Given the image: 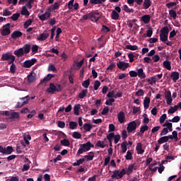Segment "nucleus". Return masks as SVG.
<instances>
[{
    "instance_id": "f257e3e1",
    "label": "nucleus",
    "mask_w": 181,
    "mask_h": 181,
    "mask_svg": "<svg viewBox=\"0 0 181 181\" xmlns=\"http://www.w3.org/2000/svg\"><path fill=\"white\" fill-rule=\"evenodd\" d=\"M91 148H94V144H91L90 141H88L86 144H79V148L76 153L77 156H80L84 152H88Z\"/></svg>"
},
{
    "instance_id": "f03ea898",
    "label": "nucleus",
    "mask_w": 181,
    "mask_h": 181,
    "mask_svg": "<svg viewBox=\"0 0 181 181\" xmlns=\"http://www.w3.org/2000/svg\"><path fill=\"white\" fill-rule=\"evenodd\" d=\"M62 91V85L54 83H49V87L47 89V93L51 94H56V93H60Z\"/></svg>"
},
{
    "instance_id": "7ed1b4c3",
    "label": "nucleus",
    "mask_w": 181,
    "mask_h": 181,
    "mask_svg": "<svg viewBox=\"0 0 181 181\" xmlns=\"http://www.w3.org/2000/svg\"><path fill=\"white\" fill-rule=\"evenodd\" d=\"M103 16V14H101V12H98L97 11H93L89 13V18L90 19L91 22H95L97 23L100 19H101V17Z\"/></svg>"
},
{
    "instance_id": "20e7f679",
    "label": "nucleus",
    "mask_w": 181,
    "mask_h": 181,
    "mask_svg": "<svg viewBox=\"0 0 181 181\" xmlns=\"http://www.w3.org/2000/svg\"><path fill=\"white\" fill-rule=\"evenodd\" d=\"M15 57L9 52H6L1 55V60L3 62H8V64H12L15 62Z\"/></svg>"
},
{
    "instance_id": "39448f33",
    "label": "nucleus",
    "mask_w": 181,
    "mask_h": 181,
    "mask_svg": "<svg viewBox=\"0 0 181 181\" xmlns=\"http://www.w3.org/2000/svg\"><path fill=\"white\" fill-rule=\"evenodd\" d=\"M119 13H121V7L116 6L115 10L112 11L111 18L113 21H118L119 19Z\"/></svg>"
},
{
    "instance_id": "423d86ee",
    "label": "nucleus",
    "mask_w": 181,
    "mask_h": 181,
    "mask_svg": "<svg viewBox=\"0 0 181 181\" xmlns=\"http://www.w3.org/2000/svg\"><path fill=\"white\" fill-rule=\"evenodd\" d=\"M124 175H127V170H125V168H123L120 172L119 170H116L113 171V175H112L111 177L112 179H115V177L118 176L119 179H122Z\"/></svg>"
},
{
    "instance_id": "0eeeda50",
    "label": "nucleus",
    "mask_w": 181,
    "mask_h": 181,
    "mask_svg": "<svg viewBox=\"0 0 181 181\" xmlns=\"http://www.w3.org/2000/svg\"><path fill=\"white\" fill-rule=\"evenodd\" d=\"M21 102H18L17 105H16V108H21V107H23L25 104L29 103V100H30V96L27 95L23 98H20Z\"/></svg>"
},
{
    "instance_id": "6e6552de",
    "label": "nucleus",
    "mask_w": 181,
    "mask_h": 181,
    "mask_svg": "<svg viewBox=\"0 0 181 181\" xmlns=\"http://www.w3.org/2000/svg\"><path fill=\"white\" fill-rule=\"evenodd\" d=\"M1 36H8V35H11V23H7L3 25L1 31Z\"/></svg>"
},
{
    "instance_id": "1a4fd4ad",
    "label": "nucleus",
    "mask_w": 181,
    "mask_h": 181,
    "mask_svg": "<svg viewBox=\"0 0 181 181\" xmlns=\"http://www.w3.org/2000/svg\"><path fill=\"white\" fill-rule=\"evenodd\" d=\"M118 69L122 70V71H125L129 67V63L125 62L124 61H119L117 64Z\"/></svg>"
},
{
    "instance_id": "9d476101",
    "label": "nucleus",
    "mask_w": 181,
    "mask_h": 181,
    "mask_svg": "<svg viewBox=\"0 0 181 181\" xmlns=\"http://www.w3.org/2000/svg\"><path fill=\"white\" fill-rule=\"evenodd\" d=\"M37 60L35 58H33L32 59L26 60L23 63L24 67L26 69H30L33 64H35Z\"/></svg>"
},
{
    "instance_id": "9b49d317",
    "label": "nucleus",
    "mask_w": 181,
    "mask_h": 181,
    "mask_svg": "<svg viewBox=\"0 0 181 181\" xmlns=\"http://www.w3.org/2000/svg\"><path fill=\"white\" fill-rule=\"evenodd\" d=\"M136 129V122L132 121L130 122L127 126V130L129 134L134 132Z\"/></svg>"
},
{
    "instance_id": "f8f14e48",
    "label": "nucleus",
    "mask_w": 181,
    "mask_h": 181,
    "mask_svg": "<svg viewBox=\"0 0 181 181\" xmlns=\"http://www.w3.org/2000/svg\"><path fill=\"white\" fill-rule=\"evenodd\" d=\"M165 98L166 100L167 104L168 105H171L173 99H172V93H170V90H168L167 92H165Z\"/></svg>"
},
{
    "instance_id": "ddd939ff",
    "label": "nucleus",
    "mask_w": 181,
    "mask_h": 181,
    "mask_svg": "<svg viewBox=\"0 0 181 181\" xmlns=\"http://www.w3.org/2000/svg\"><path fill=\"white\" fill-rule=\"evenodd\" d=\"M50 11H45L44 14H38V18L40 21L43 22L44 21H46V19H49V18H50Z\"/></svg>"
},
{
    "instance_id": "4468645a",
    "label": "nucleus",
    "mask_w": 181,
    "mask_h": 181,
    "mask_svg": "<svg viewBox=\"0 0 181 181\" xmlns=\"http://www.w3.org/2000/svg\"><path fill=\"white\" fill-rule=\"evenodd\" d=\"M50 36V34L43 33L42 34H40L39 36L37 38V40H39L40 42H43L46 40Z\"/></svg>"
},
{
    "instance_id": "2eb2a0df",
    "label": "nucleus",
    "mask_w": 181,
    "mask_h": 181,
    "mask_svg": "<svg viewBox=\"0 0 181 181\" xmlns=\"http://www.w3.org/2000/svg\"><path fill=\"white\" fill-rule=\"evenodd\" d=\"M117 119L120 124H124L125 121V113L124 112H119L117 115Z\"/></svg>"
},
{
    "instance_id": "dca6fc26",
    "label": "nucleus",
    "mask_w": 181,
    "mask_h": 181,
    "mask_svg": "<svg viewBox=\"0 0 181 181\" xmlns=\"http://www.w3.org/2000/svg\"><path fill=\"white\" fill-rule=\"evenodd\" d=\"M136 151L138 155H142L145 152V150L142 148V143H137L136 146Z\"/></svg>"
},
{
    "instance_id": "f3484780",
    "label": "nucleus",
    "mask_w": 181,
    "mask_h": 181,
    "mask_svg": "<svg viewBox=\"0 0 181 181\" xmlns=\"http://www.w3.org/2000/svg\"><path fill=\"white\" fill-rule=\"evenodd\" d=\"M27 77H28V83H34V81H35L36 80V74H35V72H32Z\"/></svg>"
},
{
    "instance_id": "a211bd4d",
    "label": "nucleus",
    "mask_w": 181,
    "mask_h": 181,
    "mask_svg": "<svg viewBox=\"0 0 181 181\" xmlns=\"http://www.w3.org/2000/svg\"><path fill=\"white\" fill-rule=\"evenodd\" d=\"M137 76L141 80L146 78V75L145 74V72H144V69L142 68L137 70Z\"/></svg>"
},
{
    "instance_id": "6ab92c4d",
    "label": "nucleus",
    "mask_w": 181,
    "mask_h": 181,
    "mask_svg": "<svg viewBox=\"0 0 181 181\" xmlns=\"http://www.w3.org/2000/svg\"><path fill=\"white\" fill-rule=\"evenodd\" d=\"M23 33L19 30H16L11 34L12 39H18V37H21Z\"/></svg>"
},
{
    "instance_id": "aec40b11",
    "label": "nucleus",
    "mask_w": 181,
    "mask_h": 181,
    "mask_svg": "<svg viewBox=\"0 0 181 181\" xmlns=\"http://www.w3.org/2000/svg\"><path fill=\"white\" fill-rule=\"evenodd\" d=\"M151 104V98L146 97L144 100V107L145 110H148L149 108V105Z\"/></svg>"
},
{
    "instance_id": "412c9836",
    "label": "nucleus",
    "mask_w": 181,
    "mask_h": 181,
    "mask_svg": "<svg viewBox=\"0 0 181 181\" xmlns=\"http://www.w3.org/2000/svg\"><path fill=\"white\" fill-rule=\"evenodd\" d=\"M170 78H172L174 83H176V81H177V79L179 78V72L177 71L172 72Z\"/></svg>"
},
{
    "instance_id": "4be33fe9",
    "label": "nucleus",
    "mask_w": 181,
    "mask_h": 181,
    "mask_svg": "<svg viewBox=\"0 0 181 181\" xmlns=\"http://www.w3.org/2000/svg\"><path fill=\"white\" fill-rule=\"evenodd\" d=\"M15 56H17V57H22L25 54L23 52V48H20L18 49H16L14 51Z\"/></svg>"
},
{
    "instance_id": "5701e85b",
    "label": "nucleus",
    "mask_w": 181,
    "mask_h": 181,
    "mask_svg": "<svg viewBox=\"0 0 181 181\" xmlns=\"http://www.w3.org/2000/svg\"><path fill=\"white\" fill-rule=\"evenodd\" d=\"M81 108V105L76 104L74 107V114L75 115H80V110Z\"/></svg>"
},
{
    "instance_id": "b1692460",
    "label": "nucleus",
    "mask_w": 181,
    "mask_h": 181,
    "mask_svg": "<svg viewBox=\"0 0 181 181\" xmlns=\"http://www.w3.org/2000/svg\"><path fill=\"white\" fill-rule=\"evenodd\" d=\"M54 77V75L52 74H48L47 76H45V78L41 81V83H47V81H50L52 78Z\"/></svg>"
},
{
    "instance_id": "393cba45",
    "label": "nucleus",
    "mask_w": 181,
    "mask_h": 181,
    "mask_svg": "<svg viewBox=\"0 0 181 181\" xmlns=\"http://www.w3.org/2000/svg\"><path fill=\"white\" fill-rule=\"evenodd\" d=\"M13 152V148L11 146H8L6 148H4V155H11Z\"/></svg>"
},
{
    "instance_id": "a878e982",
    "label": "nucleus",
    "mask_w": 181,
    "mask_h": 181,
    "mask_svg": "<svg viewBox=\"0 0 181 181\" xmlns=\"http://www.w3.org/2000/svg\"><path fill=\"white\" fill-rule=\"evenodd\" d=\"M122 10L127 12V13H134V12H135V10L129 8L127 4L123 5Z\"/></svg>"
},
{
    "instance_id": "bb28decb",
    "label": "nucleus",
    "mask_w": 181,
    "mask_h": 181,
    "mask_svg": "<svg viewBox=\"0 0 181 181\" xmlns=\"http://www.w3.org/2000/svg\"><path fill=\"white\" fill-rule=\"evenodd\" d=\"M151 4L152 2L151 1V0H144L143 3V9H149Z\"/></svg>"
},
{
    "instance_id": "cd10ccee",
    "label": "nucleus",
    "mask_w": 181,
    "mask_h": 181,
    "mask_svg": "<svg viewBox=\"0 0 181 181\" xmlns=\"http://www.w3.org/2000/svg\"><path fill=\"white\" fill-rule=\"evenodd\" d=\"M141 21L144 23L148 24L151 22V16L150 15H144L141 17Z\"/></svg>"
},
{
    "instance_id": "c85d7f7f",
    "label": "nucleus",
    "mask_w": 181,
    "mask_h": 181,
    "mask_svg": "<svg viewBox=\"0 0 181 181\" xmlns=\"http://www.w3.org/2000/svg\"><path fill=\"white\" fill-rule=\"evenodd\" d=\"M9 119H19V113L18 112H13L10 114Z\"/></svg>"
},
{
    "instance_id": "c756f323",
    "label": "nucleus",
    "mask_w": 181,
    "mask_h": 181,
    "mask_svg": "<svg viewBox=\"0 0 181 181\" xmlns=\"http://www.w3.org/2000/svg\"><path fill=\"white\" fill-rule=\"evenodd\" d=\"M86 162V158H82L76 160V162L73 163V166H80V165H83Z\"/></svg>"
},
{
    "instance_id": "7c9ffc66",
    "label": "nucleus",
    "mask_w": 181,
    "mask_h": 181,
    "mask_svg": "<svg viewBox=\"0 0 181 181\" xmlns=\"http://www.w3.org/2000/svg\"><path fill=\"white\" fill-rule=\"evenodd\" d=\"M21 15H23L24 16H29L30 15V13H29V11L26 8V6H23L22 10L21 11Z\"/></svg>"
},
{
    "instance_id": "2f4dec72",
    "label": "nucleus",
    "mask_w": 181,
    "mask_h": 181,
    "mask_svg": "<svg viewBox=\"0 0 181 181\" xmlns=\"http://www.w3.org/2000/svg\"><path fill=\"white\" fill-rule=\"evenodd\" d=\"M160 35H169V28L168 26H165L163 27V28L160 29Z\"/></svg>"
},
{
    "instance_id": "473e14b6",
    "label": "nucleus",
    "mask_w": 181,
    "mask_h": 181,
    "mask_svg": "<svg viewBox=\"0 0 181 181\" xmlns=\"http://www.w3.org/2000/svg\"><path fill=\"white\" fill-rule=\"evenodd\" d=\"M127 145H128V142H127V141H124L121 144V148H122V153H125V152H127Z\"/></svg>"
},
{
    "instance_id": "72a5a7b5",
    "label": "nucleus",
    "mask_w": 181,
    "mask_h": 181,
    "mask_svg": "<svg viewBox=\"0 0 181 181\" xmlns=\"http://www.w3.org/2000/svg\"><path fill=\"white\" fill-rule=\"evenodd\" d=\"M87 93H88L87 89L82 90L81 92L78 94V98L83 100V98L87 95Z\"/></svg>"
},
{
    "instance_id": "f704fd0d",
    "label": "nucleus",
    "mask_w": 181,
    "mask_h": 181,
    "mask_svg": "<svg viewBox=\"0 0 181 181\" xmlns=\"http://www.w3.org/2000/svg\"><path fill=\"white\" fill-rule=\"evenodd\" d=\"M163 67L167 70H172V66L170 65V62L165 60L163 62Z\"/></svg>"
},
{
    "instance_id": "c9c22d12",
    "label": "nucleus",
    "mask_w": 181,
    "mask_h": 181,
    "mask_svg": "<svg viewBox=\"0 0 181 181\" xmlns=\"http://www.w3.org/2000/svg\"><path fill=\"white\" fill-rule=\"evenodd\" d=\"M23 139L26 145H30V142H29V141L32 139V136H30V134H25L23 136Z\"/></svg>"
},
{
    "instance_id": "e433bc0d",
    "label": "nucleus",
    "mask_w": 181,
    "mask_h": 181,
    "mask_svg": "<svg viewBox=\"0 0 181 181\" xmlns=\"http://www.w3.org/2000/svg\"><path fill=\"white\" fill-rule=\"evenodd\" d=\"M23 50L25 53V54H28L30 52V44H25L23 47Z\"/></svg>"
},
{
    "instance_id": "4c0bfd02",
    "label": "nucleus",
    "mask_w": 181,
    "mask_h": 181,
    "mask_svg": "<svg viewBox=\"0 0 181 181\" xmlns=\"http://www.w3.org/2000/svg\"><path fill=\"white\" fill-rule=\"evenodd\" d=\"M168 137L166 136H164L158 140V145H162V144H165V142H168Z\"/></svg>"
},
{
    "instance_id": "58836bf2",
    "label": "nucleus",
    "mask_w": 181,
    "mask_h": 181,
    "mask_svg": "<svg viewBox=\"0 0 181 181\" xmlns=\"http://www.w3.org/2000/svg\"><path fill=\"white\" fill-rule=\"evenodd\" d=\"M149 129V127L148 125L145 124L144 126H141L140 128V132L138 133V135H141V134H144L145 131H148Z\"/></svg>"
},
{
    "instance_id": "ea45409f",
    "label": "nucleus",
    "mask_w": 181,
    "mask_h": 181,
    "mask_svg": "<svg viewBox=\"0 0 181 181\" xmlns=\"http://www.w3.org/2000/svg\"><path fill=\"white\" fill-rule=\"evenodd\" d=\"M83 128H84L85 131L88 132L91 131V128H93V124H91L90 123H85L83 124Z\"/></svg>"
},
{
    "instance_id": "a19ab883",
    "label": "nucleus",
    "mask_w": 181,
    "mask_h": 181,
    "mask_svg": "<svg viewBox=\"0 0 181 181\" xmlns=\"http://www.w3.org/2000/svg\"><path fill=\"white\" fill-rule=\"evenodd\" d=\"M90 155H86L84 156L85 159H86L87 161L88 160H93L94 159V152L90 151Z\"/></svg>"
},
{
    "instance_id": "79ce46f5",
    "label": "nucleus",
    "mask_w": 181,
    "mask_h": 181,
    "mask_svg": "<svg viewBox=\"0 0 181 181\" xmlns=\"http://www.w3.org/2000/svg\"><path fill=\"white\" fill-rule=\"evenodd\" d=\"M177 110H179V106L175 105L174 107H171L168 110V114H174V112H176Z\"/></svg>"
},
{
    "instance_id": "37998d69",
    "label": "nucleus",
    "mask_w": 181,
    "mask_h": 181,
    "mask_svg": "<svg viewBox=\"0 0 181 181\" xmlns=\"http://www.w3.org/2000/svg\"><path fill=\"white\" fill-rule=\"evenodd\" d=\"M95 146H98V148H105L106 146H108V144H105L104 141H98L96 143Z\"/></svg>"
},
{
    "instance_id": "c03bdc74",
    "label": "nucleus",
    "mask_w": 181,
    "mask_h": 181,
    "mask_svg": "<svg viewBox=\"0 0 181 181\" xmlns=\"http://www.w3.org/2000/svg\"><path fill=\"white\" fill-rule=\"evenodd\" d=\"M60 143L63 146H70V141L66 139L61 140Z\"/></svg>"
},
{
    "instance_id": "a18cd8bd",
    "label": "nucleus",
    "mask_w": 181,
    "mask_h": 181,
    "mask_svg": "<svg viewBox=\"0 0 181 181\" xmlns=\"http://www.w3.org/2000/svg\"><path fill=\"white\" fill-rule=\"evenodd\" d=\"M168 35L165 34H160V40L163 43H166V42H168Z\"/></svg>"
},
{
    "instance_id": "49530a36",
    "label": "nucleus",
    "mask_w": 181,
    "mask_h": 181,
    "mask_svg": "<svg viewBox=\"0 0 181 181\" xmlns=\"http://www.w3.org/2000/svg\"><path fill=\"white\" fill-rule=\"evenodd\" d=\"M125 49L127 50H138V46L136 45H126Z\"/></svg>"
},
{
    "instance_id": "de8ad7c7",
    "label": "nucleus",
    "mask_w": 181,
    "mask_h": 181,
    "mask_svg": "<svg viewBox=\"0 0 181 181\" xmlns=\"http://www.w3.org/2000/svg\"><path fill=\"white\" fill-rule=\"evenodd\" d=\"M32 23H33V20H32V19L28 20L24 23V28L28 29L29 28V26H30V25H32Z\"/></svg>"
},
{
    "instance_id": "09e8293b",
    "label": "nucleus",
    "mask_w": 181,
    "mask_h": 181,
    "mask_svg": "<svg viewBox=\"0 0 181 181\" xmlns=\"http://www.w3.org/2000/svg\"><path fill=\"white\" fill-rule=\"evenodd\" d=\"M19 16H21V13H16L13 14V16L11 17V19L16 22V21H18V19H19Z\"/></svg>"
},
{
    "instance_id": "8fccbe9b",
    "label": "nucleus",
    "mask_w": 181,
    "mask_h": 181,
    "mask_svg": "<svg viewBox=\"0 0 181 181\" xmlns=\"http://www.w3.org/2000/svg\"><path fill=\"white\" fill-rule=\"evenodd\" d=\"M114 136H115V134L112 132L107 135V139L109 142H112V139H114Z\"/></svg>"
},
{
    "instance_id": "3c124183",
    "label": "nucleus",
    "mask_w": 181,
    "mask_h": 181,
    "mask_svg": "<svg viewBox=\"0 0 181 181\" xmlns=\"http://www.w3.org/2000/svg\"><path fill=\"white\" fill-rule=\"evenodd\" d=\"M72 136L75 139H80L81 138V134H80V132H74L72 134Z\"/></svg>"
},
{
    "instance_id": "603ef678",
    "label": "nucleus",
    "mask_w": 181,
    "mask_h": 181,
    "mask_svg": "<svg viewBox=\"0 0 181 181\" xmlns=\"http://www.w3.org/2000/svg\"><path fill=\"white\" fill-rule=\"evenodd\" d=\"M100 86H101V82L99 81H95L94 85H93V88L95 91H97L98 88H100Z\"/></svg>"
},
{
    "instance_id": "864d4df0",
    "label": "nucleus",
    "mask_w": 181,
    "mask_h": 181,
    "mask_svg": "<svg viewBox=\"0 0 181 181\" xmlns=\"http://www.w3.org/2000/svg\"><path fill=\"white\" fill-rule=\"evenodd\" d=\"M156 165H157L156 163H153L151 165H149V170L151 171V172H156L158 170V167H155Z\"/></svg>"
},
{
    "instance_id": "5fc2aeb1",
    "label": "nucleus",
    "mask_w": 181,
    "mask_h": 181,
    "mask_svg": "<svg viewBox=\"0 0 181 181\" xmlns=\"http://www.w3.org/2000/svg\"><path fill=\"white\" fill-rule=\"evenodd\" d=\"M89 4L90 5H101V0H90Z\"/></svg>"
},
{
    "instance_id": "6e6d98bb",
    "label": "nucleus",
    "mask_w": 181,
    "mask_h": 181,
    "mask_svg": "<svg viewBox=\"0 0 181 181\" xmlns=\"http://www.w3.org/2000/svg\"><path fill=\"white\" fill-rule=\"evenodd\" d=\"M82 86L83 87H84V88H88V87L90 86V78L84 81L83 83H82Z\"/></svg>"
},
{
    "instance_id": "4d7b16f0",
    "label": "nucleus",
    "mask_w": 181,
    "mask_h": 181,
    "mask_svg": "<svg viewBox=\"0 0 181 181\" xmlns=\"http://www.w3.org/2000/svg\"><path fill=\"white\" fill-rule=\"evenodd\" d=\"M169 14L171 18H173L174 19H176L177 16V13H176V11H175V10L173 9L169 11Z\"/></svg>"
},
{
    "instance_id": "13d9d810",
    "label": "nucleus",
    "mask_w": 181,
    "mask_h": 181,
    "mask_svg": "<svg viewBox=\"0 0 181 181\" xmlns=\"http://www.w3.org/2000/svg\"><path fill=\"white\" fill-rule=\"evenodd\" d=\"M15 71H16V65H15V64L13 62L10 66V73L14 74Z\"/></svg>"
},
{
    "instance_id": "bf43d9fd",
    "label": "nucleus",
    "mask_w": 181,
    "mask_h": 181,
    "mask_svg": "<svg viewBox=\"0 0 181 181\" xmlns=\"http://www.w3.org/2000/svg\"><path fill=\"white\" fill-rule=\"evenodd\" d=\"M69 128H70V129H76V128H77V122H69Z\"/></svg>"
},
{
    "instance_id": "052dcab7",
    "label": "nucleus",
    "mask_w": 181,
    "mask_h": 181,
    "mask_svg": "<svg viewBox=\"0 0 181 181\" xmlns=\"http://www.w3.org/2000/svg\"><path fill=\"white\" fill-rule=\"evenodd\" d=\"M166 118H168L166 114H163V115H161L160 117V124H163V122L166 121Z\"/></svg>"
},
{
    "instance_id": "680f3d73",
    "label": "nucleus",
    "mask_w": 181,
    "mask_h": 181,
    "mask_svg": "<svg viewBox=\"0 0 181 181\" xmlns=\"http://www.w3.org/2000/svg\"><path fill=\"white\" fill-rule=\"evenodd\" d=\"M127 160H131L132 159V153L130 151L127 152V155L125 156Z\"/></svg>"
},
{
    "instance_id": "e2e57ef3",
    "label": "nucleus",
    "mask_w": 181,
    "mask_h": 181,
    "mask_svg": "<svg viewBox=\"0 0 181 181\" xmlns=\"http://www.w3.org/2000/svg\"><path fill=\"white\" fill-rule=\"evenodd\" d=\"M134 168H135V164H132L128 166V168H127L128 175H129V173H131L134 170Z\"/></svg>"
},
{
    "instance_id": "0e129e2a",
    "label": "nucleus",
    "mask_w": 181,
    "mask_h": 181,
    "mask_svg": "<svg viewBox=\"0 0 181 181\" xmlns=\"http://www.w3.org/2000/svg\"><path fill=\"white\" fill-rule=\"evenodd\" d=\"M62 4V1H57V2H55L54 4V6H53V10L54 11H56L57 9H59V8L60 7V5Z\"/></svg>"
},
{
    "instance_id": "69168bd1",
    "label": "nucleus",
    "mask_w": 181,
    "mask_h": 181,
    "mask_svg": "<svg viewBox=\"0 0 181 181\" xmlns=\"http://www.w3.org/2000/svg\"><path fill=\"white\" fill-rule=\"evenodd\" d=\"M112 103H115V99L111 98L109 100H106L105 105H112Z\"/></svg>"
},
{
    "instance_id": "338daca9",
    "label": "nucleus",
    "mask_w": 181,
    "mask_h": 181,
    "mask_svg": "<svg viewBox=\"0 0 181 181\" xmlns=\"http://www.w3.org/2000/svg\"><path fill=\"white\" fill-rule=\"evenodd\" d=\"M168 133H169V130H168V128H164L161 131L160 136H163V135H167V134H168Z\"/></svg>"
},
{
    "instance_id": "774afa93",
    "label": "nucleus",
    "mask_w": 181,
    "mask_h": 181,
    "mask_svg": "<svg viewBox=\"0 0 181 181\" xmlns=\"http://www.w3.org/2000/svg\"><path fill=\"white\" fill-rule=\"evenodd\" d=\"M129 74L130 77H138V73L136 71H130Z\"/></svg>"
}]
</instances>
